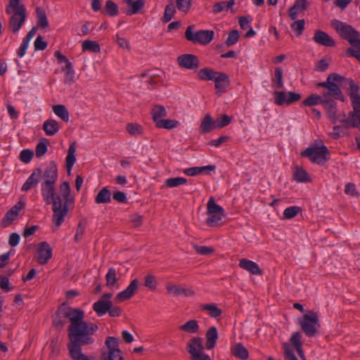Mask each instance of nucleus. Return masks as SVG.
<instances>
[{"instance_id":"f257e3e1","label":"nucleus","mask_w":360,"mask_h":360,"mask_svg":"<svg viewBox=\"0 0 360 360\" xmlns=\"http://www.w3.org/2000/svg\"><path fill=\"white\" fill-rule=\"evenodd\" d=\"M44 182L41 185V195L46 205H51L53 211L52 222L57 230L64 222L69 210L68 205L74 203V198H70V186L68 182L64 181L60 186V195L56 193V182L58 179L56 163L51 161L46 167L44 174Z\"/></svg>"},{"instance_id":"f03ea898","label":"nucleus","mask_w":360,"mask_h":360,"mask_svg":"<svg viewBox=\"0 0 360 360\" xmlns=\"http://www.w3.org/2000/svg\"><path fill=\"white\" fill-rule=\"evenodd\" d=\"M63 315L70 322L68 329L70 340L68 344L70 356L72 360H90L82 353L81 346L94 342L91 335L98 329V326L94 323L84 321V312L79 309L68 307L65 309Z\"/></svg>"},{"instance_id":"7ed1b4c3","label":"nucleus","mask_w":360,"mask_h":360,"mask_svg":"<svg viewBox=\"0 0 360 360\" xmlns=\"http://www.w3.org/2000/svg\"><path fill=\"white\" fill-rule=\"evenodd\" d=\"M317 86L327 89L328 91L323 94V96L331 97L333 99L342 102L346 101L340 86H347V94L351 101L353 110L360 105V84L356 83L351 78H346L340 75L333 72L328 75L326 81L317 83Z\"/></svg>"},{"instance_id":"20e7f679","label":"nucleus","mask_w":360,"mask_h":360,"mask_svg":"<svg viewBox=\"0 0 360 360\" xmlns=\"http://www.w3.org/2000/svg\"><path fill=\"white\" fill-rule=\"evenodd\" d=\"M5 11L7 14L11 15L8 21L9 29L13 33L18 32L26 20L25 6L20 4V0H10Z\"/></svg>"},{"instance_id":"39448f33","label":"nucleus","mask_w":360,"mask_h":360,"mask_svg":"<svg viewBox=\"0 0 360 360\" xmlns=\"http://www.w3.org/2000/svg\"><path fill=\"white\" fill-rule=\"evenodd\" d=\"M331 25L342 39L348 41L352 46L360 48V34L357 30L351 25L338 20H333Z\"/></svg>"},{"instance_id":"423d86ee","label":"nucleus","mask_w":360,"mask_h":360,"mask_svg":"<svg viewBox=\"0 0 360 360\" xmlns=\"http://www.w3.org/2000/svg\"><path fill=\"white\" fill-rule=\"evenodd\" d=\"M298 324L304 334L309 338L315 336L321 327L319 316L313 311L304 314L301 319H298Z\"/></svg>"},{"instance_id":"0eeeda50","label":"nucleus","mask_w":360,"mask_h":360,"mask_svg":"<svg viewBox=\"0 0 360 360\" xmlns=\"http://www.w3.org/2000/svg\"><path fill=\"white\" fill-rule=\"evenodd\" d=\"M328 149L326 146L323 144L319 146L316 143L302 151L301 156L309 158L313 163L323 165L328 160Z\"/></svg>"},{"instance_id":"6e6552de","label":"nucleus","mask_w":360,"mask_h":360,"mask_svg":"<svg viewBox=\"0 0 360 360\" xmlns=\"http://www.w3.org/2000/svg\"><path fill=\"white\" fill-rule=\"evenodd\" d=\"M195 25H191L187 27L185 32V38L188 41L193 44H200L202 45L208 44L214 37V31L212 30H199L194 32Z\"/></svg>"},{"instance_id":"1a4fd4ad","label":"nucleus","mask_w":360,"mask_h":360,"mask_svg":"<svg viewBox=\"0 0 360 360\" xmlns=\"http://www.w3.org/2000/svg\"><path fill=\"white\" fill-rule=\"evenodd\" d=\"M187 351L191 354V360H212L210 357L204 353L202 339L201 338H193L187 342Z\"/></svg>"},{"instance_id":"9d476101","label":"nucleus","mask_w":360,"mask_h":360,"mask_svg":"<svg viewBox=\"0 0 360 360\" xmlns=\"http://www.w3.org/2000/svg\"><path fill=\"white\" fill-rule=\"evenodd\" d=\"M274 103L278 105H283L284 104L290 105L292 103L298 101L301 98V95L298 93L289 91H274Z\"/></svg>"},{"instance_id":"9b49d317","label":"nucleus","mask_w":360,"mask_h":360,"mask_svg":"<svg viewBox=\"0 0 360 360\" xmlns=\"http://www.w3.org/2000/svg\"><path fill=\"white\" fill-rule=\"evenodd\" d=\"M51 257L52 249L50 245L45 241L39 243L37 248V255L35 257L37 262L41 265H44L48 263Z\"/></svg>"},{"instance_id":"f8f14e48","label":"nucleus","mask_w":360,"mask_h":360,"mask_svg":"<svg viewBox=\"0 0 360 360\" xmlns=\"http://www.w3.org/2000/svg\"><path fill=\"white\" fill-rule=\"evenodd\" d=\"M177 62L180 67L188 69L195 70L200 65L198 58L193 54H183L177 58Z\"/></svg>"},{"instance_id":"ddd939ff","label":"nucleus","mask_w":360,"mask_h":360,"mask_svg":"<svg viewBox=\"0 0 360 360\" xmlns=\"http://www.w3.org/2000/svg\"><path fill=\"white\" fill-rule=\"evenodd\" d=\"M321 105L326 111L328 117L332 123H336L338 121L336 102L331 98L323 96Z\"/></svg>"},{"instance_id":"4468645a","label":"nucleus","mask_w":360,"mask_h":360,"mask_svg":"<svg viewBox=\"0 0 360 360\" xmlns=\"http://www.w3.org/2000/svg\"><path fill=\"white\" fill-rule=\"evenodd\" d=\"M25 203L23 202H17L11 210H9L5 214L2 219V224L4 226H7L14 221L18 216L20 211L24 207Z\"/></svg>"},{"instance_id":"2eb2a0df","label":"nucleus","mask_w":360,"mask_h":360,"mask_svg":"<svg viewBox=\"0 0 360 360\" xmlns=\"http://www.w3.org/2000/svg\"><path fill=\"white\" fill-rule=\"evenodd\" d=\"M214 82V87L217 90V94H219V95L222 93H224L226 91L228 86L230 85V79L229 75L222 72H218Z\"/></svg>"},{"instance_id":"dca6fc26","label":"nucleus","mask_w":360,"mask_h":360,"mask_svg":"<svg viewBox=\"0 0 360 360\" xmlns=\"http://www.w3.org/2000/svg\"><path fill=\"white\" fill-rule=\"evenodd\" d=\"M313 40L316 44L327 47H333L335 45L334 39L326 32L321 30H317L315 32Z\"/></svg>"},{"instance_id":"f3484780","label":"nucleus","mask_w":360,"mask_h":360,"mask_svg":"<svg viewBox=\"0 0 360 360\" xmlns=\"http://www.w3.org/2000/svg\"><path fill=\"white\" fill-rule=\"evenodd\" d=\"M42 174V170L41 169H36L26 180L22 186L21 190L22 191H27L32 187H35L39 182V178Z\"/></svg>"},{"instance_id":"a211bd4d","label":"nucleus","mask_w":360,"mask_h":360,"mask_svg":"<svg viewBox=\"0 0 360 360\" xmlns=\"http://www.w3.org/2000/svg\"><path fill=\"white\" fill-rule=\"evenodd\" d=\"M239 266L255 275H262V271L259 265L250 259H242L240 260Z\"/></svg>"},{"instance_id":"6ab92c4d","label":"nucleus","mask_w":360,"mask_h":360,"mask_svg":"<svg viewBox=\"0 0 360 360\" xmlns=\"http://www.w3.org/2000/svg\"><path fill=\"white\" fill-rule=\"evenodd\" d=\"M218 331L216 327L212 326L209 328L205 334L207 349H212L215 347L217 340H218Z\"/></svg>"},{"instance_id":"aec40b11","label":"nucleus","mask_w":360,"mask_h":360,"mask_svg":"<svg viewBox=\"0 0 360 360\" xmlns=\"http://www.w3.org/2000/svg\"><path fill=\"white\" fill-rule=\"evenodd\" d=\"M309 2L307 0H296L294 5L289 9V17L291 20H295L299 12L307 8Z\"/></svg>"},{"instance_id":"412c9836","label":"nucleus","mask_w":360,"mask_h":360,"mask_svg":"<svg viewBox=\"0 0 360 360\" xmlns=\"http://www.w3.org/2000/svg\"><path fill=\"white\" fill-rule=\"evenodd\" d=\"M150 115L155 125L167 115V110L163 105H155L150 110Z\"/></svg>"},{"instance_id":"4be33fe9","label":"nucleus","mask_w":360,"mask_h":360,"mask_svg":"<svg viewBox=\"0 0 360 360\" xmlns=\"http://www.w3.org/2000/svg\"><path fill=\"white\" fill-rule=\"evenodd\" d=\"M43 129L48 136H54L60 130L59 123L52 119L46 120L43 124Z\"/></svg>"},{"instance_id":"5701e85b","label":"nucleus","mask_w":360,"mask_h":360,"mask_svg":"<svg viewBox=\"0 0 360 360\" xmlns=\"http://www.w3.org/2000/svg\"><path fill=\"white\" fill-rule=\"evenodd\" d=\"M231 352L232 355L242 360H246L249 357L248 351L242 343H236L233 345Z\"/></svg>"},{"instance_id":"b1692460","label":"nucleus","mask_w":360,"mask_h":360,"mask_svg":"<svg viewBox=\"0 0 360 360\" xmlns=\"http://www.w3.org/2000/svg\"><path fill=\"white\" fill-rule=\"evenodd\" d=\"M214 128H217L215 121L210 114H207L201 122L200 127V133L202 134L208 133Z\"/></svg>"},{"instance_id":"393cba45","label":"nucleus","mask_w":360,"mask_h":360,"mask_svg":"<svg viewBox=\"0 0 360 360\" xmlns=\"http://www.w3.org/2000/svg\"><path fill=\"white\" fill-rule=\"evenodd\" d=\"M111 306L112 302L110 301L102 299L96 302L93 304V309L96 312V314L99 316H101L106 314V312L110 309Z\"/></svg>"},{"instance_id":"a878e982","label":"nucleus","mask_w":360,"mask_h":360,"mask_svg":"<svg viewBox=\"0 0 360 360\" xmlns=\"http://www.w3.org/2000/svg\"><path fill=\"white\" fill-rule=\"evenodd\" d=\"M216 169L214 165H207L203 167H190L184 169V173L188 176H193L202 172L214 171Z\"/></svg>"},{"instance_id":"bb28decb","label":"nucleus","mask_w":360,"mask_h":360,"mask_svg":"<svg viewBox=\"0 0 360 360\" xmlns=\"http://www.w3.org/2000/svg\"><path fill=\"white\" fill-rule=\"evenodd\" d=\"M218 72L210 68H205L198 72V77L202 81H214Z\"/></svg>"},{"instance_id":"cd10ccee","label":"nucleus","mask_w":360,"mask_h":360,"mask_svg":"<svg viewBox=\"0 0 360 360\" xmlns=\"http://www.w3.org/2000/svg\"><path fill=\"white\" fill-rule=\"evenodd\" d=\"M302 338V333L299 331L295 332L292 334L290 339V343L294 346L295 348L298 355L300 357H304V352L302 350V342L301 341Z\"/></svg>"},{"instance_id":"c85d7f7f","label":"nucleus","mask_w":360,"mask_h":360,"mask_svg":"<svg viewBox=\"0 0 360 360\" xmlns=\"http://www.w3.org/2000/svg\"><path fill=\"white\" fill-rule=\"evenodd\" d=\"M155 86V82L153 79L152 76L148 74V72H144L141 74V79L140 80V89H143L144 90L146 89H153Z\"/></svg>"},{"instance_id":"c756f323","label":"nucleus","mask_w":360,"mask_h":360,"mask_svg":"<svg viewBox=\"0 0 360 360\" xmlns=\"http://www.w3.org/2000/svg\"><path fill=\"white\" fill-rule=\"evenodd\" d=\"M200 307L201 310L208 311L210 316L212 318L217 319L222 314L221 309L214 304H201Z\"/></svg>"},{"instance_id":"7c9ffc66","label":"nucleus","mask_w":360,"mask_h":360,"mask_svg":"<svg viewBox=\"0 0 360 360\" xmlns=\"http://www.w3.org/2000/svg\"><path fill=\"white\" fill-rule=\"evenodd\" d=\"M75 151L76 148L75 146V143H72L68 150V155L66 156L65 162H66V167L68 172L70 173L74 164L76 162V158H75Z\"/></svg>"},{"instance_id":"2f4dec72","label":"nucleus","mask_w":360,"mask_h":360,"mask_svg":"<svg viewBox=\"0 0 360 360\" xmlns=\"http://www.w3.org/2000/svg\"><path fill=\"white\" fill-rule=\"evenodd\" d=\"M135 291V279L132 280L129 285L123 291L117 295L116 299L121 302L126 300L131 297Z\"/></svg>"},{"instance_id":"473e14b6","label":"nucleus","mask_w":360,"mask_h":360,"mask_svg":"<svg viewBox=\"0 0 360 360\" xmlns=\"http://www.w3.org/2000/svg\"><path fill=\"white\" fill-rule=\"evenodd\" d=\"M179 329L184 331L186 333L193 334L195 333L199 330V325L196 320H189L188 321L186 322L184 324L180 326L179 327Z\"/></svg>"},{"instance_id":"72a5a7b5","label":"nucleus","mask_w":360,"mask_h":360,"mask_svg":"<svg viewBox=\"0 0 360 360\" xmlns=\"http://www.w3.org/2000/svg\"><path fill=\"white\" fill-rule=\"evenodd\" d=\"M111 200V193L106 188H103L97 194L95 201L97 204L109 203Z\"/></svg>"},{"instance_id":"f704fd0d","label":"nucleus","mask_w":360,"mask_h":360,"mask_svg":"<svg viewBox=\"0 0 360 360\" xmlns=\"http://www.w3.org/2000/svg\"><path fill=\"white\" fill-rule=\"evenodd\" d=\"M53 112L61 120L68 122L70 119L69 112L64 105H56L53 106Z\"/></svg>"},{"instance_id":"c9c22d12","label":"nucleus","mask_w":360,"mask_h":360,"mask_svg":"<svg viewBox=\"0 0 360 360\" xmlns=\"http://www.w3.org/2000/svg\"><path fill=\"white\" fill-rule=\"evenodd\" d=\"M37 26L41 28H46L49 26L48 19L45 11L39 7L36 8Z\"/></svg>"},{"instance_id":"e433bc0d","label":"nucleus","mask_w":360,"mask_h":360,"mask_svg":"<svg viewBox=\"0 0 360 360\" xmlns=\"http://www.w3.org/2000/svg\"><path fill=\"white\" fill-rule=\"evenodd\" d=\"M323 100V94L322 96L311 94L302 102V105L305 106H314L318 104H321Z\"/></svg>"},{"instance_id":"4c0bfd02","label":"nucleus","mask_w":360,"mask_h":360,"mask_svg":"<svg viewBox=\"0 0 360 360\" xmlns=\"http://www.w3.org/2000/svg\"><path fill=\"white\" fill-rule=\"evenodd\" d=\"M207 210L208 214H224V209L216 204L213 197H210L207 202Z\"/></svg>"},{"instance_id":"58836bf2","label":"nucleus","mask_w":360,"mask_h":360,"mask_svg":"<svg viewBox=\"0 0 360 360\" xmlns=\"http://www.w3.org/2000/svg\"><path fill=\"white\" fill-rule=\"evenodd\" d=\"M293 179L297 182H307L310 181L306 170L300 167H296L293 174Z\"/></svg>"},{"instance_id":"ea45409f","label":"nucleus","mask_w":360,"mask_h":360,"mask_svg":"<svg viewBox=\"0 0 360 360\" xmlns=\"http://www.w3.org/2000/svg\"><path fill=\"white\" fill-rule=\"evenodd\" d=\"M179 125V122L175 120L163 119L160 121L155 127L160 129H172L177 127Z\"/></svg>"},{"instance_id":"a19ab883","label":"nucleus","mask_w":360,"mask_h":360,"mask_svg":"<svg viewBox=\"0 0 360 360\" xmlns=\"http://www.w3.org/2000/svg\"><path fill=\"white\" fill-rule=\"evenodd\" d=\"M82 50L83 51H89L93 53H99L101 48L96 41L85 40L82 43Z\"/></svg>"},{"instance_id":"79ce46f5","label":"nucleus","mask_w":360,"mask_h":360,"mask_svg":"<svg viewBox=\"0 0 360 360\" xmlns=\"http://www.w3.org/2000/svg\"><path fill=\"white\" fill-rule=\"evenodd\" d=\"M234 4L235 0H229V1H220L214 4L212 11L214 13H219L225 8H231Z\"/></svg>"},{"instance_id":"37998d69","label":"nucleus","mask_w":360,"mask_h":360,"mask_svg":"<svg viewBox=\"0 0 360 360\" xmlns=\"http://www.w3.org/2000/svg\"><path fill=\"white\" fill-rule=\"evenodd\" d=\"M176 8L172 4L166 6L162 21L165 23L169 22L176 13Z\"/></svg>"},{"instance_id":"c03bdc74","label":"nucleus","mask_w":360,"mask_h":360,"mask_svg":"<svg viewBox=\"0 0 360 360\" xmlns=\"http://www.w3.org/2000/svg\"><path fill=\"white\" fill-rule=\"evenodd\" d=\"M121 11L123 13L131 15L135 13V0H123Z\"/></svg>"},{"instance_id":"a18cd8bd","label":"nucleus","mask_w":360,"mask_h":360,"mask_svg":"<svg viewBox=\"0 0 360 360\" xmlns=\"http://www.w3.org/2000/svg\"><path fill=\"white\" fill-rule=\"evenodd\" d=\"M86 226V222L84 220H80L76 228V233L75 235V242L78 243L80 241L85 233V229Z\"/></svg>"},{"instance_id":"49530a36","label":"nucleus","mask_w":360,"mask_h":360,"mask_svg":"<svg viewBox=\"0 0 360 360\" xmlns=\"http://www.w3.org/2000/svg\"><path fill=\"white\" fill-rule=\"evenodd\" d=\"M103 360H123V357L121 354V350L115 349L108 351V353H102Z\"/></svg>"},{"instance_id":"de8ad7c7","label":"nucleus","mask_w":360,"mask_h":360,"mask_svg":"<svg viewBox=\"0 0 360 360\" xmlns=\"http://www.w3.org/2000/svg\"><path fill=\"white\" fill-rule=\"evenodd\" d=\"M300 212H302V209H301V207H297V206H291V207H287L283 211V218L285 219H290L294 218Z\"/></svg>"},{"instance_id":"09e8293b","label":"nucleus","mask_w":360,"mask_h":360,"mask_svg":"<svg viewBox=\"0 0 360 360\" xmlns=\"http://www.w3.org/2000/svg\"><path fill=\"white\" fill-rule=\"evenodd\" d=\"M187 179L184 177H174L166 179L165 185L169 188L176 187L180 185L186 184Z\"/></svg>"},{"instance_id":"8fccbe9b","label":"nucleus","mask_w":360,"mask_h":360,"mask_svg":"<svg viewBox=\"0 0 360 360\" xmlns=\"http://www.w3.org/2000/svg\"><path fill=\"white\" fill-rule=\"evenodd\" d=\"M166 289L167 292L173 296H179L181 294H183V292H186L185 288H182L180 286L172 283H168L166 285Z\"/></svg>"},{"instance_id":"3c124183","label":"nucleus","mask_w":360,"mask_h":360,"mask_svg":"<svg viewBox=\"0 0 360 360\" xmlns=\"http://www.w3.org/2000/svg\"><path fill=\"white\" fill-rule=\"evenodd\" d=\"M106 285L111 287L115 285L117 281V273L114 268H110L105 276Z\"/></svg>"},{"instance_id":"603ef678","label":"nucleus","mask_w":360,"mask_h":360,"mask_svg":"<svg viewBox=\"0 0 360 360\" xmlns=\"http://www.w3.org/2000/svg\"><path fill=\"white\" fill-rule=\"evenodd\" d=\"M192 0H176V8L179 11L187 13L191 7Z\"/></svg>"},{"instance_id":"864d4df0","label":"nucleus","mask_w":360,"mask_h":360,"mask_svg":"<svg viewBox=\"0 0 360 360\" xmlns=\"http://www.w3.org/2000/svg\"><path fill=\"white\" fill-rule=\"evenodd\" d=\"M144 285L149 290L155 291L157 288L158 281L153 275L148 274L145 277Z\"/></svg>"},{"instance_id":"5fc2aeb1","label":"nucleus","mask_w":360,"mask_h":360,"mask_svg":"<svg viewBox=\"0 0 360 360\" xmlns=\"http://www.w3.org/2000/svg\"><path fill=\"white\" fill-rule=\"evenodd\" d=\"M210 217L207 219L206 223L209 226H216L219 224L224 214H210Z\"/></svg>"},{"instance_id":"6e6d98bb","label":"nucleus","mask_w":360,"mask_h":360,"mask_svg":"<svg viewBox=\"0 0 360 360\" xmlns=\"http://www.w3.org/2000/svg\"><path fill=\"white\" fill-rule=\"evenodd\" d=\"M232 120V117H230L227 115H222L219 117H218L215 122H216V127L217 128H223L227 125H229Z\"/></svg>"},{"instance_id":"4d7b16f0","label":"nucleus","mask_w":360,"mask_h":360,"mask_svg":"<svg viewBox=\"0 0 360 360\" xmlns=\"http://www.w3.org/2000/svg\"><path fill=\"white\" fill-rule=\"evenodd\" d=\"M239 39V32L238 30H232L229 32L225 44L227 46H231L235 44Z\"/></svg>"},{"instance_id":"13d9d810","label":"nucleus","mask_w":360,"mask_h":360,"mask_svg":"<svg viewBox=\"0 0 360 360\" xmlns=\"http://www.w3.org/2000/svg\"><path fill=\"white\" fill-rule=\"evenodd\" d=\"M105 346L108 347V351L119 349L118 339L115 337H108L105 342Z\"/></svg>"},{"instance_id":"bf43d9fd","label":"nucleus","mask_w":360,"mask_h":360,"mask_svg":"<svg viewBox=\"0 0 360 360\" xmlns=\"http://www.w3.org/2000/svg\"><path fill=\"white\" fill-rule=\"evenodd\" d=\"M105 9L108 15L115 16L118 13L117 6L112 1H107Z\"/></svg>"},{"instance_id":"052dcab7","label":"nucleus","mask_w":360,"mask_h":360,"mask_svg":"<svg viewBox=\"0 0 360 360\" xmlns=\"http://www.w3.org/2000/svg\"><path fill=\"white\" fill-rule=\"evenodd\" d=\"M193 248L195 252L202 255H207L214 252V250L212 248L207 246H200L195 244L193 245Z\"/></svg>"},{"instance_id":"680f3d73","label":"nucleus","mask_w":360,"mask_h":360,"mask_svg":"<svg viewBox=\"0 0 360 360\" xmlns=\"http://www.w3.org/2000/svg\"><path fill=\"white\" fill-rule=\"evenodd\" d=\"M275 81L276 88L282 89L283 87V70L281 68H276L275 69Z\"/></svg>"},{"instance_id":"e2e57ef3","label":"nucleus","mask_w":360,"mask_h":360,"mask_svg":"<svg viewBox=\"0 0 360 360\" xmlns=\"http://www.w3.org/2000/svg\"><path fill=\"white\" fill-rule=\"evenodd\" d=\"M33 155L34 153L32 150L24 149L20 152V160L24 163H29L32 160Z\"/></svg>"},{"instance_id":"0e129e2a","label":"nucleus","mask_w":360,"mask_h":360,"mask_svg":"<svg viewBox=\"0 0 360 360\" xmlns=\"http://www.w3.org/2000/svg\"><path fill=\"white\" fill-rule=\"evenodd\" d=\"M283 347L284 349L285 359L286 360H298L295 356L293 350L290 347L288 343H283Z\"/></svg>"},{"instance_id":"69168bd1","label":"nucleus","mask_w":360,"mask_h":360,"mask_svg":"<svg viewBox=\"0 0 360 360\" xmlns=\"http://www.w3.org/2000/svg\"><path fill=\"white\" fill-rule=\"evenodd\" d=\"M304 20H298L291 24V28L293 31L297 32V36H300L304 28Z\"/></svg>"},{"instance_id":"338daca9","label":"nucleus","mask_w":360,"mask_h":360,"mask_svg":"<svg viewBox=\"0 0 360 360\" xmlns=\"http://www.w3.org/2000/svg\"><path fill=\"white\" fill-rule=\"evenodd\" d=\"M47 47V43L43 40L41 36H38L34 41V49L37 51H44Z\"/></svg>"},{"instance_id":"774afa93","label":"nucleus","mask_w":360,"mask_h":360,"mask_svg":"<svg viewBox=\"0 0 360 360\" xmlns=\"http://www.w3.org/2000/svg\"><path fill=\"white\" fill-rule=\"evenodd\" d=\"M47 151V146L45 143H39L35 149V154L37 158L43 156Z\"/></svg>"}]
</instances>
